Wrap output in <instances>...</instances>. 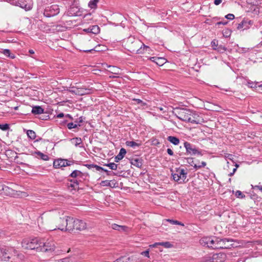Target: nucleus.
<instances>
[{
    "mask_svg": "<svg viewBox=\"0 0 262 262\" xmlns=\"http://www.w3.org/2000/svg\"><path fill=\"white\" fill-rule=\"evenodd\" d=\"M225 16H226V17H233V16H234V15L233 14L229 13V14L226 15Z\"/></svg>",
    "mask_w": 262,
    "mask_h": 262,
    "instance_id": "58",
    "label": "nucleus"
},
{
    "mask_svg": "<svg viewBox=\"0 0 262 262\" xmlns=\"http://www.w3.org/2000/svg\"><path fill=\"white\" fill-rule=\"evenodd\" d=\"M31 112L34 115H40L44 112V110L40 106H34L32 107Z\"/></svg>",
    "mask_w": 262,
    "mask_h": 262,
    "instance_id": "18",
    "label": "nucleus"
},
{
    "mask_svg": "<svg viewBox=\"0 0 262 262\" xmlns=\"http://www.w3.org/2000/svg\"><path fill=\"white\" fill-rule=\"evenodd\" d=\"M126 153V150L122 148L120 150L119 153L115 157V161L118 162L119 161L122 160Z\"/></svg>",
    "mask_w": 262,
    "mask_h": 262,
    "instance_id": "17",
    "label": "nucleus"
},
{
    "mask_svg": "<svg viewBox=\"0 0 262 262\" xmlns=\"http://www.w3.org/2000/svg\"><path fill=\"white\" fill-rule=\"evenodd\" d=\"M87 31L89 32H91V33H92L95 34H97L100 32V28H99V27L98 26L94 25V26H92L91 27H89L87 29Z\"/></svg>",
    "mask_w": 262,
    "mask_h": 262,
    "instance_id": "21",
    "label": "nucleus"
},
{
    "mask_svg": "<svg viewBox=\"0 0 262 262\" xmlns=\"http://www.w3.org/2000/svg\"><path fill=\"white\" fill-rule=\"evenodd\" d=\"M63 116H64L63 113H60V114L57 115V117L59 118H60L63 117Z\"/></svg>",
    "mask_w": 262,
    "mask_h": 262,
    "instance_id": "56",
    "label": "nucleus"
},
{
    "mask_svg": "<svg viewBox=\"0 0 262 262\" xmlns=\"http://www.w3.org/2000/svg\"><path fill=\"white\" fill-rule=\"evenodd\" d=\"M227 23H228V21L227 20H223V21H219V22L216 23L215 24V26H219L220 25H225L227 24Z\"/></svg>",
    "mask_w": 262,
    "mask_h": 262,
    "instance_id": "44",
    "label": "nucleus"
},
{
    "mask_svg": "<svg viewBox=\"0 0 262 262\" xmlns=\"http://www.w3.org/2000/svg\"><path fill=\"white\" fill-rule=\"evenodd\" d=\"M167 221L172 225H180L182 226H184V224L183 223H182V222H180L178 221H177V220L168 219V220H167Z\"/></svg>",
    "mask_w": 262,
    "mask_h": 262,
    "instance_id": "33",
    "label": "nucleus"
},
{
    "mask_svg": "<svg viewBox=\"0 0 262 262\" xmlns=\"http://www.w3.org/2000/svg\"><path fill=\"white\" fill-rule=\"evenodd\" d=\"M233 157H234V156L232 155V154H227L225 155V158L226 159H229V160H231L232 161H233Z\"/></svg>",
    "mask_w": 262,
    "mask_h": 262,
    "instance_id": "45",
    "label": "nucleus"
},
{
    "mask_svg": "<svg viewBox=\"0 0 262 262\" xmlns=\"http://www.w3.org/2000/svg\"><path fill=\"white\" fill-rule=\"evenodd\" d=\"M79 183L77 180H71L70 184H69V187L73 188L74 189H76L78 188Z\"/></svg>",
    "mask_w": 262,
    "mask_h": 262,
    "instance_id": "27",
    "label": "nucleus"
},
{
    "mask_svg": "<svg viewBox=\"0 0 262 262\" xmlns=\"http://www.w3.org/2000/svg\"><path fill=\"white\" fill-rule=\"evenodd\" d=\"M39 251L44 252H51L55 249V242L52 239H48L46 241L40 242Z\"/></svg>",
    "mask_w": 262,
    "mask_h": 262,
    "instance_id": "8",
    "label": "nucleus"
},
{
    "mask_svg": "<svg viewBox=\"0 0 262 262\" xmlns=\"http://www.w3.org/2000/svg\"><path fill=\"white\" fill-rule=\"evenodd\" d=\"M0 129L3 131H6L9 129L8 124H0Z\"/></svg>",
    "mask_w": 262,
    "mask_h": 262,
    "instance_id": "36",
    "label": "nucleus"
},
{
    "mask_svg": "<svg viewBox=\"0 0 262 262\" xmlns=\"http://www.w3.org/2000/svg\"><path fill=\"white\" fill-rule=\"evenodd\" d=\"M0 253L2 260L6 261L17 254V251L13 247L7 246H0Z\"/></svg>",
    "mask_w": 262,
    "mask_h": 262,
    "instance_id": "3",
    "label": "nucleus"
},
{
    "mask_svg": "<svg viewBox=\"0 0 262 262\" xmlns=\"http://www.w3.org/2000/svg\"><path fill=\"white\" fill-rule=\"evenodd\" d=\"M35 154L39 156L40 159H41L43 160L48 161L49 159V157L48 155H45L43 153L41 152L40 151H38L36 152Z\"/></svg>",
    "mask_w": 262,
    "mask_h": 262,
    "instance_id": "30",
    "label": "nucleus"
},
{
    "mask_svg": "<svg viewBox=\"0 0 262 262\" xmlns=\"http://www.w3.org/2000/svg\"><path fill=\"white\" fill-rule=\"evenodd\" d=\"M94 168H95L96 171H100L101 170H104L103 168H102L98 165H95V164H94Z\"/></svg>",
    "mask_w": 262,
    "mask_h": 262,
    "instance_id": "48",
    "label": "nucleus"
},
{
    "mask_svg": "<svg viewBox=\"0 0 262 262\" xmlns=\"http://www.w3.org/2000/svg\"><path fill=\"white\" fill-rule=\"evenodd\" d=\"M76 219L70 216H66V218L59 219V221L62 222L61 224L58 225V229L61 231H73L75 229V222Z\"/></svg>",
    "mask_w": 262,
    "mask_h": 262,
    "instance_id": "1",
    "label": "nucleus"
},
{
    "mask_svg": "<svg viewBox=\"0 0 262 262\" xmlns=\"http://www.w3.org/2000/svg\"><path fill=\"white\" fill-rule=\"evenodd\" d=\"M167 140L175 145H177L180 143V140L174 136H168Z\"/></svg>",
    "mask_w": 262,
    "mask_h": 262,
    "instance_id": "22",
    "label": "nucleus"
},
{
    "mask_svg": "<svg viewBox=\"0 0 262 262\" xmlns=\"http://www.w3.org/2000/svg\"><path fill=\"white\" fill-rule=\"evenodd\" d=\"M59 7L57 5H53L47 7L44 11V16H55L59 13Z\"/></svg>",
    "mask_w": 262,
    "mask_h": 262,
    "instance_id": "9",
    "label": "nucleus"
},
{
    "mask_svg": "<svg viewBox=\"0 0 262 262\" xmlns=\"http://www.w3.org/2000/svg\"><path fill=\"white\" fill-rule=\"evenodd\" d=\"M82 174V173L80 170H75L70 174V177L76 178L77 177H81Z\"/></svg>",
    "mask_w": 262,
    "mask_h": 262,
    "instance_id": "28",
    "label": "nucleus"
},
{
    "mask_svg": "<svg viewBox=\"0 0 262 262\" xmlns=\"http://www.w3.org/2000/svg\"><path fill=\"white\" fill-rule=\"evenodd\" d=\"M131 164L137 167H140L142 165V160L141 159H133L131 161Z\"/></svg>",
    "mask_w": 262,
    "mask_h": 262,
    "instance_id": "23",
    "label": "nucleus"
},
{
    "mask_svg": "<svg viewBox=\"0 0 262 262\" xmlns=\"http://www.w3.org/2000/svg\"><path fill=\"white\" fill-rule=\"evenodd\" d=\"M55 262H70L69 258L68 257H66L64 258L59 259Z\"/></svg>",
    "mask_w": 262,
    "mask_h": 262,
    "instance_id": "46",
    "label": "nucleus"
},
{
    "mask_svg": "<svg viewBox=\"0 0 262 262\" xmlns=\"http://www.w3.org/2000/svg\"><path fill=\"white\" fill-rule=\"evenodd\" d=\"M71 141L75 146H79L82 143V140L80 138H74L71 139Z\"/></svg>",
    "mask_w": 262,
    "mask_h": 262,
    "instance_id": "26",
    "label": "nucleus"
},
{
    "mask_svg": "<svg viewBox=\"0 0 262 262\" xmlns=\"http://www.w3.org/2000/svg\"><path fill=\"white\" fill-rule=\"evenodd\" d=\"M134 100L137 102V104H142V105H145V103L143 102L141 100L139 99H134Z\"/></svg>",
    "mask_w": 262,
    "mask_h": 262,
    "instance_id": "47",
    "label": "nucleus"
},
{
    "mask_svg": "<svg viewBox=\"0 0 262 262\" xmlns=\"http://www.w3.org/2000/svg\"><path fill=\"white\" fill-rule=\"evenodd\" d=\"M19 4V6L26 11H29L32 8L33 3L31 1L29 0L28 3L26 2H21Z\"/></svg>",
    "mask_w": 262,
    "mask_h": 262,
    "instance_id": "16",
    "label": "nucleus"
},
{
    "mask_svg": "<svg viewBox=\"0 0 262 262\" xmlns=\"http://www.w3.org/2000/svg\"><path fill=\"white\" fill-rule=\"evenodd\" d=\"M104 166L108 167L112 170H116L117 169V164L114 163H110L104 165Z\"/></svg>",
    "mask_w": 262,
    "mask_h": 262,
    "instance_id": "34",
    "label": "nucleus"
},
{
    "mask_svg": "<svg viewBox=\"0 0 262 262\" xmlns=\"http://www.w3.org/2000/svg\"><path fill=\"white\" fill-rule=\"evenodd\" d=\"M249 51V49L247 48H242V51L243 52H246Z\"/></svg>",
    "mask_w": 262,
    "mask_h": 262,
    "instance_id": "59",
    "label": "nucleus"
},
{
    "mask_svg": "<svg viewBox=\"0 0 262 262\" xmlns=\"http://www.w3.org/2000/svg\"><path fill=\"white\" fill-rule=\"evenodd\" d=\"M141 254L149 258V250H147L146 251L142 252L141 253Z\"/></svg>",
    "mask_w": 262,
    "mask_h": 262,
    "instance_id": "43",
    "label": "nucleus"
},
{
    "mask_svg": "<svg viewBox=\"0 0 262 262\" xmlns=\"http://www.w3.org/2000/svg\"><path fill=\"white\" fill-rule=\"evenodd\" d=\"M100 184H101V185H102L103 186L112 187V184H111V181H108V180L102 181L101 182Z\"/></svg>",
    "mask_w": 262,
    "mask_h": 262,
    "instance_id": "37",
    "label": "nucleus"
},
{
    "mask_svg": "<svg viewBox=\"0 0 262 262\" xmlns=\"http://www.w3.org/2000/svg\"><path fill=\"white\" fill-rule=\"evenodd\" d=\"M125 144L127 146L133 148H135L136 146L139 147L141 145L140 142L138 143L133 141H127L126 142Z\"/></svg>",
    "mask_w": 262,
    "mask_h": 262,
    "instance_id": "24",
    "label": "nucleus"
},
{
    "mask_svg": "<svg viewBox=\"0 0 262 262\" xmlns=\"http://www.w3.org/2000/svg\"><path fill=\"white\" fill-rule=\"evenodd\" d=\"M222 2V0H214V4L215 5H219Z\"/></svg>",
    "mask_w": 262,
    "mask_h": 262,
    "instance_id": "51",
    "label": "nucleus"
},
{
    "mask_svg": "<svg viewBox=\"0 0 262 262\" xmlns=\"http://www.w3.org/2000/svg\"><path fill=\"white\" fill-rule=\"evenodd\" d=\"M235 196L238 198H244L245 197V195L243 193L242 191L240 190H237L235 192Z\"/></svg>",
    "mask_w": 262,
    "mask_h": 262,
    "instance_id": "39",
    "label": "nucleus"
},
{
    "mask_svg": "<svg viewBox=\"0 0 262 262\" xmlns=\"http://www.w3.org/2000/svg\"><path fill=\"white\" fill-rule=\"evenodd\" d=\"M177 117L180 120L192 123L198 124L199 121L194 119V115L189 110L185 108H181L178 112Z\"/></svg>",
    "mask_w": 262,
    "mask_h": 262,
    "instance_id": "2",
    "label": "nucleus"
},
{
    "mask_svg": "<svg viewBox=\"0 0 262 262\" xmlns=\"http://www.w3.org/2000/svg\"><path fill=\"white\" fill-rule=\"evenodd\" d=\"M206 165V163L205 162H204V161H202L201 162V165H196V164H194V165L193 166V167L195 169H200L202 167H205V166Z\"/></svg>",
    "mask_w": 262,
    "mask_h": 262,
    "instance_id": "38",
    "label": "nucleus"
},
{
    "mask_svg": "<svg viewBox=\"0 0 262 262\" xmlns=\"http://www.w3.org/2000/svg\"><path fill=\"white\" fill-rule=\"evenodd\" d=\"M253 22L248 19V18H245L243 21L239 23L237 26L238 30H246L249 29L252 25Z\"/></svg>",
    "mask_w": 262,
    "mask_h": 262,
    "instance_id": "12",
    "label": "nucleus"
},
{
    "mask_svg": "<svg viewBox=\"0 0 262 262\" xmlns=\"http://www.w3.org/2000/svg\"><path fill=\"white\" fill-rule=\"evenodd\" d=\"M40 242L37 238H35L31 240H24L21 243L22 247L26 249L34 250L39 251Z\"/></svg>",
    "mask_w": 262,
    "mask_h": 262,
    "instance_id": "6",
    "label": "nucleus"
},
{
    "mask_svg": "<svg viewBox=\"0 0 262 262\" xmlns=\"http://www.w3.org/2000/svg\"><path fill=\"white\" fill-rule=\"evenodd\" d=\"M29 53H30V54H34V51H33V50H30L29 51Z\"/></svg>",
    "mask_w": 262,
    "mask_h": 262,
    "instance_id": "63",
    "label": "nucleus"
},
{
    "mask_svg": "<svg viewBox=\"0 0 262 262\" xmlns=\"http://www.w3.org/2000/svg\"><path fill=\"white\" fill-rule=\"evenodd\" d=\"M85 166L89 169L94 168V164H85Z\"/></svg>",
    "mask_w": 262,
    "mask_h": 262,
    "instance_id": "52",
    "label": "nucleus"
},
{
    "mask_svg": "<svg viewBox=\"0 0 262 262\" xmlns=\"http://www.w3.org/2000/svg\"><path fill=\"white\" fill-rule=\"evenodd\" d=\"M28 137L31 139H34L36 138V133L32 130H28L27 132Z\"/></svg>",
    "mask_w": 262,
    "mask_h": 262,
    "instance_id": "31",
    "label": "nucleus"
},
{
    "mask_svg": "<svg viewBox=\"0 0 262 262\" xmlns=\"http://www.w3.org/2000/svg\"><path fill=\"white\" fill-rule=\"evenodd\" d=\"M231 31L228 29H226L223 30V35L226 38L229 37L231 35Z\"/></svg>",
    "mask_w": 262,
    "mask_h": 262,
    "instance_id": "35",
    "label": "nucleus"
},
{
    "mask_svg": "<svg viewBox=\"0 0 262 262\" xmlns=\"http://www.w3.org/2000/svg\"><path fill=\"white\" fill-rule=\"evenodd\" d=\"M80 125L78 123L77 121H75V123H74L73 122H70L67 124V127L69 129H72L73 128H76L78 126H80Z\"/></svg>",
    "mask_w": 262,
    "mask_h": 262,
    "instance_id": "29",
    "label": "nucleus"
},
{
    "mask_svg": "<svg viewBox=\"0 0 262 262\" xmlns=\"http://www.w3.org/2000/svg\"><path fill=\"white\" fill-rule=\"evenodd\" d=\"M121 259H118L115 261L114 262H121Z\"/></svg>",
    "mask_w": 262,
    "mask_h": 262,
    "instance_id": "64",
    "label": "nucleus"
},
{
    "mask_svg": "<svg viewBox=\"0 0 262 262\" xmlns=\"http://www.w3.org/2000/svg\"><path fill=\"white\" fill-rule=\"evenodd\" d=\"M173 180L179 184H183L187 182V172L183 168H176L174 172L171 173Z\"/></svg>",
    "mask_w": 262,
    "mask_h": 262,
    "instance_id": "4",
    "label": "nucleus"
},
{
    "mask_svg": "<svg viewBox=\"0 0 262 262\" xmlns=\"http://www.w3.org/2000/svg\"><path fill=\"white\" fill-rule=\"evenodd\" d=\"M81 15V14H78L77 13L75 14V15L73 16L77 17V16H80Z\"/></svg>",
    "mask_w": 262,
    "mask_h": 262,
    "instance_id": "62",
    "label": "nucleus"
},
{
    "mask_svg": "<svg viewBox=\"0 0 262 262\" xmlns=\"http://www.w3.org/2000/svg\"><path fill=\"white\" fill-rule=\"evenodd\" d=\"M78 122V123L79 124V123H81L83 120H82V119L81 117L79 118V121H77Z\"/></svg>",
    "mask_w": 262,
    "mask_h": 262,
    "instance_id": "61",
    "label": "nucleus"
},
{
    "mask_svg": "<svg viewBox=\"0 0 262 262\" xmlns=\"http://www.w3.org/2000/svg\"><path fill=\"white\" fill-rule=\"evenodd\" d=\"M2 53L6 56L8 57L11 59H14L15 57L14 54H12L10 52V50L9 49L3 50V51H2Z\"/></svg>",
    "mask_w": 262,
    "mask_h": 262,
    "instance_id": "25",
    "label": "nucleus"
},
{
    "mask_svg": "<svg viewBox=\"0 0 262 262\" xmlns=\"http://www.w3.org/2000/svg\"><path fill=\"white\" fill-rule=\"evenodd\" d=\"M158 245H160V243H156L152 245H149V247H152V248H154V247H156Z\"/></svg>",
    "mask_w": 262,
    "mask_h": 262,
    "instance_id": "53",
    "label": "nucleus"
},
{
    "mask_svg": "<svg viewBox=\"0 0 262 262\" xmlns=\"http://www.w3.org/2000/svg\"><path fill=\"white\" fill-rule=\"evenodd\" d=\"M5 234V232L2 230H0V238L3 237Z\"/></svg>",
    "mask_w": 262,
    "mask_h": 262,
    "instance_id": "54",
    "label": "nucleus"
},
{
    "mask_svg": "<svg viewBox=\"0 0 262 262\" xmlns=\"http://www.w3.org/2000/svg\"><path fill=\"white\" fill-rule=\"evenodd\" d=\"M215 50H217V51L220 52H223L224 51H226V48L225 47L220 45L219 47H217Z\"/></svg>",
    "mask_w": 262,
    "mask_h": 262,
    "instance_id": "42",
    "label": "nucleus"
},
{
    "mask_svg": "<svg viewBox=\"0 0 262 262\" xmlns=\"http://www.w3.org/2000/svg\"><path fill=\"white\" fill-rule=\"evenodd\" d=\"M127 42L128 43H132L133 44L132 47H130V49L132 50L133 52H136L138 54H142L145 51H147L149 50V47L142 43V46L140 48L138 47L141 45V42L138 40H135L133 37H129Z\"/></svg>",
    "mask_w": 262,
    "mask_h": 262,
    "instance_id": "5",
    "label": "nucleus"
},
{
    "mask_svg": "<svg viewBox=\"0 0 262 262\" xmlns=\"http://www.w3.org/2000/svg\"><path fill=\"white\" fill-rule=\"evenodd\" d=\"M257 82H253L252 81L248 82L247 85L249 87L251 88H255L257 87Z\"/></svg>",
    "mask_w": 262,
    "mask_h": 262,
    "instance_id": "41",
    "label": "nucleus"
},
{
    "mask_svg": "<svg viewBox=\"0 0 262 262\" xmlns=\"http://www.w3.org/2000/svg\"><path fill=\"white\" fill-rule=\"evenodd\" d=\"M188 162L191 165L193 166L191 163L193 162L192 158H188L187 159Z\"/></svg>",
    "mask_w": 262,
    "mask_h": 262,
    "instance_id": "55",
    "label": "nucleus"
},
{
    "mask_svg": "<svg viewBox=\"0 0 262 262\" xmlns=\"http://www.w3.org/2000/svg\"><path fill=\"white\" fill-rule=\"evenodd\" d=\"M184 147L186 148V152L190 155L202 156L201 151L198 150L194 145L189 142H185L184 143Z\"/></svg>",
    "mask_w": 262,
    "mask_h": 262,
    "instance_id": "10",
    "label": "nucleus"
},
{
    "mask_svg": "<svg viewBox=\"0 0 262 262\" xmlns=\"http://www.w3.org/2000/svg\"><path fill=\"white\" fill-rule=\"evenodd\" d=\"M112 228L114 230H118V231H126L127 229V227L125 226H121L119 225L116 224H113L112 225Z\"/></svg>",
    "mask_w": 262,
    "mask_h": 262,
    "instance_id": "20",
    "label": "nucleus"
},
{
    "mask_svg": "<svg viewBox=\"0 0 262 262\" xmlns=\"http://www.w3.org/2000/svg\"><path fill=\"white\" fill-rule=\"evenodd\" d=\"M170 243L169 242H162L160 243V245L164 246L165 247L168 248L170 246Z\"/></svg>",
    "mask_w": 262,
    "mask_h": 262,
    "instance_id": "49",
    "label": "nucleus"
},
{
    "mask_svg": "<svg viewBox=\"0 0 262 262\" xmlns=\"http://www.w3.org/2000/svg\"><path fill=\"white\" fill-rule=\"evenodd\" d=\"M103 170L105 172H106L107 175L110 174L111 172L108 171L107 170L104 169V170Z\"/></svg>",
    "mask_w": 262,
    "mask_h": 262,
    "instance_id": "60",
    "label": "nucleus"
},
{
    "mask_svg": "<svg viewBox=\"0 0 262 262\" xmlns=\"http://www.w3.org/2000/svg\"><path fill=\"white\" fill-rule=\"evenodd\" d=\"M108 67L110 68V70L108 71V72L115 75L120 74L121 70L120 68L115 66H108Z\"/></svg>",
    "mask_w": 262,
    "mask_h": 262,
    "instance_id": "19",
    "label": "nucleus"
},
{
    "mask_svg": "<svg viewBox=\"0 0 262 262\" xmlns=\"http://www.w3.org/2000/svg\"><path fill=\"white\" fill-rule=\"evenodd\" d=\"M212 243H213L212 237H203L200 240V243L202 246L209 248H212Z\"/></svg>",
    "mask_w": 262,
    "mask_h": 262,
    "instance_id": "13",
    "label": "nucleus"
},
{
    "mask_svg": "<svg viewBox=\"0 0 262 262\" xmlns=\"http://www.w3.org/2000/svg\"><path fill=\"white\" fill-rule=\"evenodd\" d=\"M73 164V162L69 161L66 159H58L53 162V166L55 168H58L62 167L70 166Z\"/></svg>",
    "mask_w": 262,
    "mask_h": 262,
    "instance_id": "11",
    "label": "nucleus"
},
{
    "mask_svg": "<svg viewBox=\"0 0 262 262\" xmlns=\"http://www.w3.org/2000/svg\"><path fill=\"white\" fill-rule=\"evenodd\" d=\"M75 224V229L77 230L80 231L86 229V224L82 220L76 219Z\"/></svg>",
    "mask_w": 262,
    "mask_h": 262,
    "instance_id": "15",
    "label": "nucleus"
},
{
    "mask_svg": "<svg viewBox=\"0 0 262 262\" xmlns=\"http://www.w3.org/2000/svg\"><path fill=\"white\" fill-rule=\"evenodd\" d=\"M99 0H91L89 3V7L91 9L95 8L96 7L97 4Z\"/></svg>",
    "mask_w": 262,
    "mask_h": 262,
    "instance_id": "32",
    "label": "nucleus"
},
{
    "mask_svg": "<svg viewBox=\"0 0 262 262\" xmlns=\"http://www.w3.org/2000/svg\"><path fill=\"white\" fill-rule=\"evenodd\" d=\"M254 188H256L258 189L259 190H260V189L262 188V186L261 185H255L254 186Z\"/></svg>",
    "mask_w": 262,
    "mask_h": 262,
    "instance_id": "57",
    "label": "nucleus"
},
{
    "mask_svg": "<svg viewBox=\"0 0 262 262\" xmlns=\"http://www.w3.org/2000/svg\"><path fill=\"white\" fill-rule=\"evenodd\" d=\"M213 243H212V248L219 249L224 248L223 243H224V240L214 237H213Z\"/></svg>",
    "mask_w": 262,
    "mask_h": 262,
    "instance_id": "14",
    "label": "nucleus"
},
{
    "mask_svg": "<svg viewBox=\"0 0 262 262\" xmlns=\"http://www.w3.org/2000/svg\"><path fill=\"white\" fill-rule=\"evenodd\" d=\"M211 45L213 50H216L217 48L218 42L216 40H213L211 42Z\"/></svg>",
    "mask_w": 262,
    "mask_h": 262,
    "instance_id": "40",
    "label": "nucleus"
},
{
    "mask_svg": "<svg viewBox=\"0 0 262 262\" xmlns=\"http://www.w3.org/2000/svg\"><path fill=\"white\" fill-rule=\"evenodd\" d=\"M167 152L168 155L170 156H173V152L170 148H168L167 149Z\"/></svg>",
    "mask_w": 262,
    "mask_h": 262,
    "instance_id": "50",
    "label": "nucleus"
},
{
    "mask_svg": "<svg viewBox=\"0 0 262 262\" xmlns=\"http://www.w3.org/2000/svg\"><path fill=\"white\" fill-rule=\"evenodd\" d=\"M68 91L72 94L79 96H83L92 94L94 90L92 88L82 86V87L71 86Z\"/></svg>",
    "mask_w": 262,
    "mask_h": 262,
    "instance_id": "7",
    "label": "nucleus"
}]
</instances>
